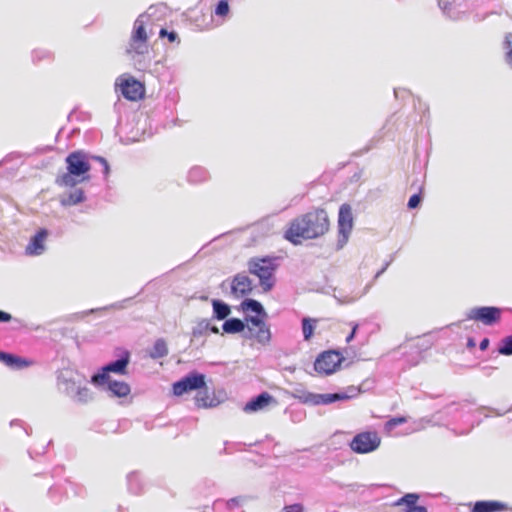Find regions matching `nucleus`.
Listing matches in <instances>:
<instances>
[{
    "label": "nucleus",
    "mask_w": 512,
    "mask_h": 512,
    "mask_svg": "<svg viewBox=\"0 0 512 512\" xmlns=\"http://www.w3.org/2000/svg\"><path fill=\"white\" fill-rule=\"evenodd\" d=\"M330 229L328 213L323 208H316L293 219L284 237L294 245L301 244L304 240L316 239L326 234Z\"/></svg>",
    "instance_id": "obj_1"
},
{
    "label": "nucleus",
    "mask_w": 512,
    "mask_h": 512,
    "mask_svg": "<svg viewBox=\"0 0 512 512\" xmlns=\"http://www.w3.org/2000/svg\"><path fill=\"white\" fill-rule=\"evenodd\" d=\"M67 172L57 180L59 185L74 187L79 183L89 181L91 169L87 155L83 151H74L66 158Z\"/></svg>",
    "instance_id": "obj_2"
},
{
    "label": "nucleus",
    "mask_w": 512,
    "mask_h": 512,
    "mask_svg": "<svg viewBox=\"0 0 512 512\" xmlns=\"http://www.w3.org/2000/svg\"><path fill=\"white\" fill-rule=\"evenodd\" d=\"M277 267L276 258L273 257H256L248 262L249 272L259 278L260 286L264 292L273 288L275 284L274 274Z\"/></svg>",
    "instance_id": "obj_3"
},
{
    "label": "nucleus",
    "mask_w": 512,
    "mask_h": 512,
    "mask_svg": "<svg viewBox=\"0 0 512 512\" xmlns=\"http://www.w3.org/2000/svg\"><path fill=\"white\" fill-rule=\"evenodd\" d=\"M129 363L130 353L124 351L120 359L105 365L97 374H94L91 378V382L95 385L102 386L111 378L110 373L126 375L128 373L127 368Z\"/></svg>",
    "instance_id": "obj_4"
},
{
    "label": "nucleus",
    "mask_w": 512,
    "mask_h": 512,
    "mask_svg": "<svg viewBox=\"0 0 512 512\" xmlns=\"http://www.w3.org/2000/svg\"><path fill=\"white\" fill-rule=\"evenodd\" d=\"M116 91L129 101L141 100L145 95V86L142 82L130 75H120L115 81Z\"/></svg>",
    "instance_id": "obj_5"
},
{
    "label": "nucleus",
    "mask_w": 512,
    "mask_h": 512,
    "mask_svg": "<svg viewBox=\"0 0 512 512\" xmlns=\"http://www.w3.org/2000/svg\"><path fill=\"white\" fill-rule=\"evenodd\" d=\"M353 226L354 218L352 207L350 204L344 203L339 208L337 221V246L339 249L343 248L348 242Z\"/></svg>",
    "instance_id": "obj_6"
},
{
    "label": "nucleus",
    "mask_w": 512,
    "mask_h": 512,
    "mask_svg": "<svg viewBox=\"0 0 512 512\" xmlns=\"http://www.w3.org/2000/svg\"><path fill=\"white\" fill-rule=\"evenodd\" d=\"M147 15H140L134 22L128 53L143 54L147 50L148 35L145 24Z\"/></svg>",
    "instance_id": "obj_7"
},
{
    "label": "nucleus",
    "mask_w": 512,
    "mask_h": 512,
    "mask_svg": "<svg viewBox=\"0 0 512 512\" xmlns=\"http://www.w3.org/2000/svg\"><path fill=\"white\" fill-rule=\"evenodd\" d=\"M343 360V356L338 351H324L316 358L314 369L319 374L330 375L339 369Z\"/></svg>",
    "instance_id": "obj_8"
},
{
    "label": "nucleus",
    "mask_w": 512,
    "mask_h": 512,
    "mask_svg": "<svg viewBox=\"0 0 512 512\" xmlns=\"http://www.w3.org/2000/svg\"><path fill=\"white\" fill-rule=\"evenodd\" d=\"M381 443V438L376 432H361L351 441V449L359 454H366L376 450Z\"/></svg>",
    "instance_id": "obj_9"
},
{
    "label": "nucleus",
    "mask_w": 512,
    "mask_h": 512,
    "mask_svg": "<svg viewBox=\"0 0 512 512\" xmlns=\"http://www.w3.org/2000/svg\"><path fill=\"white\" fill-rule=\"evenodd\" d=\"M205 386V376L197 372H192L173 384V393L176 396H181L184 393L198 390Z\"/></svg>",
    "instance_id": "obj_10"
},
{
    "label": "nucleus",
    "mask_w": 512,
    "mask_h": 512,
    "mask_svg": "<svg viewBox=\"0 0 512 512\" xmlns=\"http://www.w3.org/2000/svg\"><path fill=\"white\" fill-rule=\"evenodd\" d=\"M501 313V309L498 307H477L469 311L468 319L490 326L500 321Z\"/></svg>",
    "instance_id": "obj_11"
},
{
    "label": "nucleus",
    "mask_w": 512,
    "mask_h": 512,
    "mask_svg": "<svg viewBox=\"0 0 512 512\" xmlns=\"http://www.w3.org/2000/svg\"><path fill=\"white\" fill-rule=\"evenodd\" d=\"M246 321L248 323V331L252 338L262 345H266L270 342L271 332L265 322V319L259 317H248L246 318Z\"/></svg>",
    "instance_id": "obj_12"
},
{
    "label": "nucleus",
    "mask_w": 512,
    "mask_h": 512,
    "mask_svg": "<svg viewBox=\"0 0 512 512\" xmlns=\"http://www.w3.org/2000/svg\"><path fill=\"white\" fill-rule=\"evenodd\" d=\"M253 289L250 278L243 274L236 275L231 283V292L235 297H243L251 293Z\"/></svg>",
    "instance_id": "obj_13"
},
{
    "label": "nucleus",
    "mask_w": 512,
    "mask_h": 512,
    "mask_svg": "<svg viewBox=\"0 0 512 512\" xmlns=\"http://www.w3.org/2000/svg\"><path fill=\"white\" fill-rule=\"evenodd\" d=\"M48 236L46 229H40L30 240L26 246L25 252L27 255L36 256L43 253L45 246L44 242Z\"/></svg>",
    "instance_id": "obj_14"
},
{
    "label": "nucleus",
    "mask_w": 512,
    "mask_h": 512,
    "mask_svg": "<svg viewBox=\"0 0 512 512\" xmlns=\"http://www.w3.org/2000/svg\"><path fill=\"white\" fill-rule=\"evenodd\" d=\"M275 402L274 398L267 392H263L256 398L247 402L244 406L246 413L257 412L266 408L269 404Z\"/></svg>",
    "instance_id": "obj_15"
},
{
    "label": "nucleus",
    "mask_w": 512,
    "mask_h": 512,
    "mask_svg": "<svg viewBox=\"0 0 512 512\" xmlns=\"http://www.w3.org/2000/svg\"><path fill=\"white\" fill-rule=\"evenodd\" d=\"M0 361L6 366L14 369L26 368L33 364V361L31 360L3 351H0Z\"/></svg>",
    "instance_id": "obj_16"
},
{
    "label": "nucleus",
    "mask_w": 512,
    "mask_h": 512,
    "mask_svg": "<svg viewBox=\"0 0 512 512\" xmlns=\"http://www.w3.org/2000/svg\"><path fill=\"white\" fill-rule=\"evenodd\" d=\"M349 396L345 393H334V394H309L305 399V402H311L315 405L318 404H330L339 400H346Z\"/></svg>",
    "instance_id": "obj_17"
},
{
    "label": "nucleus",
    "mask_w": 512,
    "mask_h": 512,
    "mask_svg": "<svg viewBox=\"0 0 512 512\" xmlns=\"http://www.w3.org/2000/svg\"><path fill=\"white\" fill-rule=\"evenodd\" d=\"M104 385H107L108 390L112 393L113 396L119 398L128 396L131 391L128 383L124 381L112 380V378H109V381L104 383Z\"/></svg>",
    "instance_id": "obj_18"
},
{
    "label": "nucleus",
    "mask_w": 512,
    "mask_h": 512,
    "mask_svg": "<svg viewBox=\"0 0 512 512\" xmlns=\"http://www.w3.org/2000/svg\"><path fill=\"white\" fill-rule=\"evenodd\" d=\"M505 509V505L498 501H478L474 504L472 512H498Z\"/></svg>",
    "instance_id": "obj_19"
},
{
    "label": "nucleus",
    "mask_w": 512,
    "mask_h": 512,
    "mask_svg": "<svg viewBox=\"0 0 512 512\" xmlns=\"http://www.w3.org/2000/svg\"><path fill=\"white\" fill-rule=\"evenodd\" d=\"M241 307L243 311H251L256 314L255 317H259L262 319L267 318V313L265 312L263 306L260 302L254 299H246L241 303Z\"/></svg>",
    "instance_id": "obj_20"
},
{
    "label": "nucleus",
    "mask_w": 512,
    "mask_h": 512,
    "mask_svg": "<svg viewBox=\"0 0 512 512\" xmlns=\"http://www.w3.org/2000/svg\"><path fill=\"white\" fill-rule=\"evenodd\" d=\"M395 505L400 509L399 512H416V494H407L399 499Z\"/></svg>",
    "instance_id": "obj_21"
},
{
    "label": "nucleus",
    "mask_w": 512,
    "mask_h": 512,
    "mask_svg": "<svg viewBox=\"0 0 512 512\" xmlns=\"http://www.w3.org/2000/svg\"><path fill=\"white\" fill-rule=\"evenodd\" d=\"M168 354V347L163 339H158L154 343L152 349L149 352V356L153 359L165 357Z\"/></svg>",
    "instance_id": "obj_22"
},
{
    "label": "nucleus",
    "mask_w": 512,
    "mask_h": 512,
    "mask_svg": "<svg viewBox=\"0 0 512 512\" xmlns=\"http://www.w3.org/2000/svg\"><path fill=\"white\" fill-rule=\"evenodd\" d=\"M245 328L244 322L238 318H231L224 322L223 330L226 333H239Z\"/></svg>",
    "instance_id": "obj_23"
},
{
    "label": "nucleus",
    "mask_w": 512,
    "mask_h": 512,
    "mask_svg": "<svg viewBox=\"0 0 512 512\" xmlns=\"http://www.w3.org/2000/svg\"><path fill=\"white\" fill-rule=\"evenodd\" d=\"M317 322L318 320L314 318L305 317L302 319V331L305 341H309L312 338Z\"/></svg>",
    "instance_id": "obj_24"
},
{
    "label": "nucleus",
    "mask_w": 512,
    "mask_h": 512,
    "mask_svg": "<svg viewBox=\"0 0 512 512\" xmlns=\"http://www.w3.org/2000/svg\"><path fill=\"white\" fill-rule=\"evenodd\" d=\"M213 310L216 318L219 320L225 319L231 312L230 307L227 304L218 300L213 301Z\"/></svg>",
    "instance_id": "obj_25"
},
{
    "label": "nucleus",
    "mask_w": 512,
    "mask_h": 512,
    "mask_svg": "<svg viewBox=\"0 0 512 512\" xmlns=\"http://www.w3.org/2000/svg\"><path fill=\"white\" fill-rule=\"evenodd\" d=\"M498 351L502 355H512V335L502 340Z\"/></svg>",
    "instance_id": "obj_26"
},
{
    "label": "nucleus",
    "mask_w": 512,
    "mask_h": 512,
    "mask_svg": "<svg viewBox=\"0 0 512 512\" xmlns=\"http://www.w3.org/2000/svg\"><path fill=\"white\" fill-rule=\"evenodd\" d=\"M84 200V193L82 190H77L71 193L67 200L63 201L64 204L75 205Z\"/></svg>",
    "instance_id": "obj_27"
},
{
    "label": "nucleus",
    "mask_w": 512,
    "mask_h": 512,
    "mask_svg": "<svg viewBox=\"0 0 512 512\" xmlns=\"http://www.w3.org/2000/svg\"><path fill=\"white\" fill-rule=\"evenodd\" d=\"M229 13V5L227 0H220L216 6L215 14L221 17L227 16Z\"/></svg>",
    "instance_id": "obj_28"
},
{
    "label": "nucleus",
    "mask_w": 512,
    "mask_h": 512,
    "mask_svg": "<svg viewBox=\"0 0 512 512\" xmlns=\"http://www.w3.org/2000/svg\"><path fill=\"white\" fill-rule=\"evenodd\" d=\"M407 421V418L404 417V416H400V417H394V418H391L389 419L386 424H385V427L388 431H391L392 429H394L396 426L398 425H401L403 423H405Z\"/></svg>",
    "instance_id": "obj_29"
},
{
    "label": "nucleus",
    "mask_w": 512,
    "mask_h": 512,
    "mask_svg": "<svg viewBox=\"0 0 512 512\" xmlns=\"http://www.w3.org/2000/svg\"><path fill=\"white\" fill-rule=\"evenodd\" d=\"M207 399H208V397H203L202 393L199 392L195 397V403H196L197 407H199V408L211 407L212 402H208Z\"/></svg>",
    "instance_id": "obj_30"
},
{
    "label": "nucleus",
    "mask_w": 512,
    "mask_h": 512,
    "mask_svg": "<svg viewBox=\"0 0 512 512\" xmlns=\"http://www.w3.org/2000/svg\"><path fill=\"white\" fill-rule=\"evenodd\" d=\"M159 36H160V37L167 36V38H168L169 42H171V43H172V42H174V41L178 38V36H177V34H176L175 32H173V31H172V32H168V31H167L166 29H164V28H162V29L160 30V32H159Z\"/></svg>",
    "instance_id": "obj_31"
},
{
    "label": "nucleus",
    "mask_w": 512,
    "mask_h": 512,
    "mask_svg": "<svg viewBox=\"0 0 512 512\" xmlns=\"http://www.w3.org/2000/svg\"><path fill=\"white\" fill-rule=\"evenodd\" d=\"M284 512H304V508L301 504H292L284 507Z\"/></svg>",
    "instance_id": "obj_32"
},
{
    "label": "nucleus",
    "mask_w": 512,
    "mask_h": 512,
    "mask_svg": "<svg viewBox=\"0 0 512 512\" xmlns=\"http://www.w3.org/2000/svg\"><path fill=\"white\" fill-rule=\"evenodd\" d=\"M358 328H359V324L358 323H351V332L346 337V342L347 343L351 342L354 339Z\"/></svg>",
    "instance_id": "obj_33"
},
{
    "label": "nucleus",
    "mask_w": 512,
    "mask_h": 512,
    "mask_svg": "<svg viewBox=\"0 0 512 512\" xmlns=\"http://www.w3.org/2000/svg\"><path fill=\"white\" fill-rule=\"evenodd\" d=\"M507 44L509 45L510 50L506 54V60L512 66V37L511 39L507 38Z\"/></svg>",
    "instance_id": "obj_34"
},
{
    "label": "nucleus",
    "mask_w": 512,
    "mask_h": 512,
    "mask_svg": "<svg viewBox=\"0 0 512 512\" xmlns=\"http://www.w3.org/2000/svg\"><path fill=\"white\" fill-rule=\"evenodd\" d=\"M12 319V316L4 311L0 310V322H8Z\"/></svg>",
    "instance_id": "obj_35"
},
{
    "label": "nucleus",
    "mask_w": 512,
    "mask_h": 512,
    "mask_svg": "<svg viewBox=\"0 0 512 512\" xmlns=\"http://www.w3.org/2000/svg\"><path fill=\"white\" fill-rule=\"evenodd\" d=\"M95 159L100 161L103 164L104 173L107 175L109 173V164H108V162L104 158H102V157H95Z\"/></svg>",
    "instance_id": "obj_36"
},
{
    "label": "nucleus",
    "mask_w": 512,
    "mask_h": 512,
    "mask_svg": "<svg viewBox=\"0 0 512 512\" xmlns=\"http://www.w3.org/2000/svg\"><path fill=\"white\" fill-rule=\"evenodd\" d=\"M408 207L410 209L416 208V194H413L408 201Z\"/></svg>",
    "instance_id": "obj_37"
},
{
    "label": "nucleus",
    "mask_w": 512,
    "mask_h": 512,
    "mask_svg": "<svg viewBox=\"0 0 512 512\" xmlns=\"http://www.w3.org/2000/svg\"><path fill=\"white\" fill-rule=\"evenodd\" d=\"M489 346V339L488 338H484L481 342H480V349L481 350H486Z\"/></svg>",
    "instance_id": "obj_38"
},
{
    "label": "nucleus",
    "mask_w": 512,
    "mask_h": 512,
    "mask_svg": "<svg viewBox=\"0 0 512 512\" xmlns=\"http://www.w3.org/2000/svg\"><path fill=\"white\" fill-rule=\"evenodd\" d=\"M418 512H427L426 508L418 505Z\"/></svg>",
    "instance_id": "obj_39"
},
{
    "label": "nucleus",
    "mask_w": 512,
    "mask_h": 512,
    "mask_svg": "<svg viewBox=\"0 0 512 512\" xmlns=\"http://www.w3.org/2000/svg\"><path fill=\"white\" fill-rule=\"evenodd\" d=\"M468 345H469V346H471V347H473V346H474L473 341H472V340H469Z\"/></svg>",
    "instance_id": "obj_40"
},
{
    "label": "nucleus",
    "mask_w": 512,
    "mask_h": 512,
    "mask_svg": "<svg viewBox=\"0 0 512 512\" xmlns=\"http://www.w3.org/2000/svg\"><path fill=\"white\" fill-rule=\"evenodd\" d=\"M212 331H213L214 333H218V328H217V327H214V328H212Z\"/></svg>",
    "instance_id": "obj_41"
}]
</instances>
